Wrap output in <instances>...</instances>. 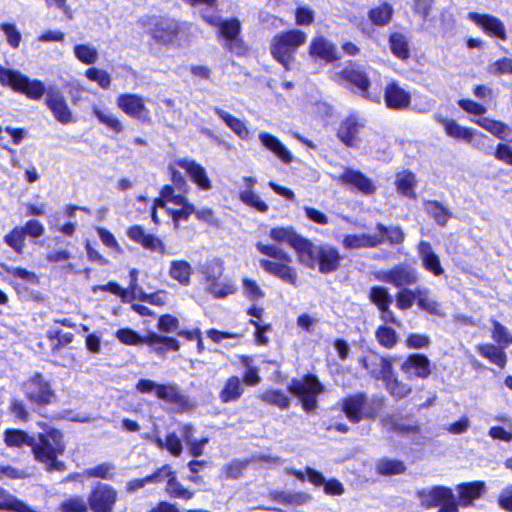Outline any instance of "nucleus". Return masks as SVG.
I'll list each match as a JSON object with an SVG mask.
<instances>
[{
  "mask_svg": "<svg viewBox=\"0 0 512 512\" xmlns=\"http://www.w3.org/2000/svg\"><path fill=\"white\" fill-rule=\"evenodd\" d=\"M306 39V34L299 29L282 31L272 37L270 53L285 69H289L295 52L306 42Z\"/></svg>",
  "mask_w": 512,
  "mask_h": 512,
  "instance_id": "9",
  "label": "nucleus"
},
{
  "mask_svg": "<svg viewBox=\"0 0 512 512\" xmlns=\"http://www.w3.org/2000/svg\"><path fill=\"white\" fill-rule=\"evenodd\" d=\"M93 114L101 124H103L107 129H109L113 133H123L124 125L117 116L113 114H106L97 107L93 109Z\"/></svg>",
  "mask_w": 512,
  "mask_h": 512,
  "instance_id": "49",
  "label": "nucleus"
},
{
  "mask_svg": "<svg viewBox=\"0 0 512 512\" xmlns=\"http://www.w3.org/2000/svg\"><path fill=\"white\" fill-rule=\"evenodd\" d=\"M375 339L379 346L391 350L399 342V335L395 329L387 325H380L374 332Z\"/></svg>",
  "mask_w": 512,
  "mask_h": 512,
  "instance_id": "42",
  "label": "nucleus"
},
{
  "mask_svg": "<svg viewBox=\"0 0 512 512\" xmlns=\"http://www.w3.org/2000/svg\"><path fill=\"white\" fill-rule=\"evenodd\" d=\"M377 473L383 476L403 474L406 466L403 461L397 459L382 458L376 466Z\"/></svg>",
  "mask_w": 512,
  "mask_h": 512,
  "instance_id": "47",
  "label": "nucleus"
},
{
  "mask_svg": "<svg viewBox=\"0 0 512 512\" xmlns=\"http://www.w3.org/2000/svg\"><path fill=\"white\" fill-rule=\"evenodd\" d=\"M374 277L378 281L390 284L398 289L413 286L419 280L417 270L405 262L395 264L387 270L377 271L374 273Z\"/></svg>",
  "mask_w": 512,
  "mask_h": 512,
  "instance_id": "15",
  "label": "nucleus"
},
{
  "mask_svg": "<svg viewBox=\"0 0 512 512\" xmlns=\"http://www.w3.org/2000/svg\"><path fill=\"white\" fill-rule=\"evenodd\" d=\"M138 22L155 44L165 47L178 43L185 30V23L170 16L147 15Z\"/></svg>",
  "mask_w": 512,
  "mask_h": 512,
  "instance_id": "3",
  "label": "nucleus"
},
{
  "mask_svg": "<svg viewBox=\"0 0 512 512\" xmlns=\"http://www.w3.org/2000/svg\"><path fill=\"white\" fill-rule=\"evenodd\" d=\"M425 211L440 225L445 226L452 217V213L438 200H428L424 202Z\"/></svg>",
  "mask_w": 512,
  "mask_h": 512,
  "instance_id": "41",
  "label": "nucleus"
},
{
  "mask_svg": "<svg viewBox=\"0 0 512 512\" xmlns=\"http://www.w3.org/2000/svg\"><path fill=\"white\" fill-rule=\"evenodd\" d=\"M419 248L423 268L432 273L434 276H440L444 274V268L441 265L440 258L432 250L431 244L427 241H422L419 245Z\"/></svg>",
  "mask_w": 512,
  "mask_h": 512,
  "instance_id": "30",
  "label": "nucleus"
},
{
  "mask_svg": "<svg viewBox=\"0 0 512 512\" xmlns=\"http://www.w3.org/2000/svg\"><path fill=\"white\" fill-rule=\"evenodd\" d=\"M492 325L491 337L497 345L508 348L512 345V335L508 329L496 319H490Z\"/></svg>",
  "mask_w": 512,
  "mask_h": 512,
  "instance_id": "50",
  "label": "nucleus"
},
{
  "mask_svg": "<svg viewBox=\"0 0 512 512\" xmlns=\"http://www.w3.org/2000/svg\"><path fill=\"white\" fill-rule=\"evenodd\" d=\"M165 492L171 499H182L185 501L191 500L195 495L194 491L185 488L178 481L175 471L167 480Z\"/></svg>",
  "mask_w": 512,
  "mask_h": 512,
  "instance_id": "40",
  "label": "nucleus"
},
{
  "mask_svg": "<svg viewBox=\"0 0 512 512\" xmlns=\"http://www.w3.org/2000/svg\"><path fill=\"white\" fill-rule=\"evenodd\" d=\"M115 465L109 462L100 463L94 467L85 470L88 478H98L103 480H113L115 476Z\"/></svg>",
  "mask_w": 512,
  "mask_h": 512,
  "instance_id": "55",
  "label": "nucleus"
},
{
  "mask_svg": "<svg viewBox=\"0 0 512 512\" xmlns=\"http://www.w3.org/2000/svg\"><path fill=\"white\" fill-rule=\"evenodd\" d=\"M116 105L125 115L142 124L151 122L150 110L143 96L136 93H121L116 98Z\"/></svg>",
  "mask_w": 512,
  "mask_h": 512,
  "instance_id": "18",
  "label": "nucleus"
},
{
  "mask_svg": "<svg viewBox=\"0 0 512 512\" xmlns=\"http://www.w3.org/2000/svg\"><path fill=\"white\" fill-rule=\"evenodd\" d=\"M259 140L266 149L274 153L283 163L289 164L292 162L293 157L291 152L275 135L268 132H261L259 134Z\"/></svg>",
  "mask_w": 512,
  "mask_h": 512,
  "instance_id": "28",
  "label": "nucleus"
},
{
  "mask_svg": "<svg viewBox=\"0 0 512 512\" xmlns=\"http://www.w3.org/2000/svg\"><path fill=\"white\" fill-rule=\"evenodd\" d=\"M359 364L370 378L376 381L386 380L394 370L393 359L389 356L381 355L378 351L373 349H368L360 356Z\"/></svg>",
  "mask_w": 512,
  "mask_h": 512,
  "instance_id": "17",
  "label": "nucleus"
},
{
  "mask_svg": "<svg viewBox=\"0 0 512 512\" xmlns=\"http://www.w3.org/2000/svg\"><path fill=\"white\" fill-rule=\"evenodd\" d=\"M85 76L88 80L95 82L102 89H109L112 83L110 74L103 69L90 67L85 71Z\"/></svg>",
  "mask_w": 512,
  "mask_h": 512,
  "instance_id": "57",
  "label": "nucleus"
},
{
  "mask_svg": "<svg viewBox=\"0 0 512 512\" xmlns=\"http://www.w3.org/2000/svg\"><path fill=\"white\" fill-rule=\"evenodd\" d=\"M437 121L443 126L447 136L467 143L474 140V131L469 127L461 126L456 120L439 117Z\"/></svg>",
  "mask_w": 512,
  "mask_h": 512,
  "instance_id": "29",
  "label": "nucleus"
},
{
  "mask_svg": "<svg viewBox=\"0 0 512 512\" xmlns=\"http://www.w3.org/2000/svg\"><path fill=\"white\" fill-rule=\"evenodd\" d=\"M3 440L9 448H22L24 446L32 449L34 436L27 431L17 428H7L3 432Z\"/></svg>",
  "mask_w": 512,
  "mask_h": 512,
  "instance_id": "34",
  "label": "nucleus"
},
{
  "mask_svg": "<svg viewBox=\"0 0 512 512\" xmlns=\"http://www.w3.org/2000/svg\"><path fill=\"white\" fill-rule=\"evenodd\" d=\"M408 378L427 379L431 375V362L424 354H411L400 366Z\"/></svg>",
  "mask_w": 512,
  "mask_h": 512,
  "instance_id": "25",
  "label": "nucleus"
},
{
  "mask_svg": "<svg viewBox=\"0 0 512 512\" xmlns=\"http://www.w3.org/2000/svg\"><path fill=\"white\" fill-rule=\"evenodd\" d=\"M375 228L378 231V234H374V236H381L383 238V243L387 241L391 245H398L404 242V232L398 225L388 228L379 222L376 224Z\"/></svg>",
  "mask_w": 512,
  "mask_h": 512,
  "instance_id": "43",
  "label": "nucleus"
},
{
  "mask_svg": "<svg viewBox=\"0 0 512 512\" xmlns=\"http://www.w3.org/2000/svg\"><path fill=\"white\" fill-rule=\"evenodd\" d=\"M192 272V267L186 260H173L170 263V277L182 286H188L190 284Z\"/></svg>",
  "mask_w": 512,
  "mask_h": 512,
  "instance_id": "38",
  "label": "nucleus"
},
{
  "mask_svg": "<svg viewBox=\"0 0 512 512\" xmlns=\"http://www.w3.org/2000/svg\"><path fill=\"white\" fill-rule=\"evenodd\" d=\"M430 291L427 288L418 289L417 305L421 310L426 311L430 315L439 316L441 311L439 303L429 297Z\"/></svg>",
  "mask_w": 512,
  "mask_h": 512,
  "instance_id": "53",
  "label": "nucleus"
},
{
  "mask_svg": "<svg viewBox=\"0 0 512 512\" xmlns=\"http://www.w3.org/2000/svg\"><path fill=\"white\" fill-rule=\"evenodd\" d=\"M244 393V387L238 376L232 375L228 377L222 389L219 392V400L223 404L238 401Z\"/></svg>",
  "mask_w": 512,
  "mask_h": 512,
  "instance_id": "32",
  "label": "nucleus"
},
{
  "mask_svg": "<svg viewBox=\"0 0 512 512\" xmlns=\"http://www.w3.org/2000/svg\"><path fill=\"white\" fill-rule=\"evenodd\" d=\"M468 19L482 29V31L491 38H497L502 41L507 40V33L504 23L498 17L492 14H481L470 12Z\"/></svg>",
  "mask_w": 512,
  "mask_h": 512,
  "instance_id": "22",
  "label": "nucleus"
},
{
  "mask_svg": "<svg viewBox=\"0 0 512 512\" xmlns=\"http://www.w3.org/2000/svg\"><path fill=\"white\" fill-rule=\"evenodd\" d=\"M369 300L377 309H387L392 303V297L386 287L372 286L368 294Z\"/></svg>",
  "mask_w": 512,
  "mask_h": 512,
  "instance_id": "48",
  "label": "nucleus"
},
{
  "mask_svg": "<svg viewBox=\"0 0 512 512\" xmlns=\"http://www.w3.org/2000/svg\"><path fill=\"white\" fill-rule=\"evenodd\" d=\"M25 238L21 226H15L4 236L3 240L15 253L21 255L25 248Z\"/></svg>",
  "mask_w": 512,
  "mask_h": 512,
  "instance_id": "52",
  "label": "nucleus"
},
{
  "mask_svg": "<svg viewBox=\"0 0 512 512\" xmlns=\"http://www.w3.org/2000/svg\"><path fill=\"white\" fill-rule=\"evenodd\" d=\"M75 57L83 64H94L98 59V52L94 47L86 44H77L74 47Z\"/></svg>",
  "mask_w": 512,
  "mask_h": 512,
  "instance_id": "61",
  "label": "nucleus"
},
{
  "mask_svg": "<svg viewBox=\"0 0 512 512\" xmlns=\"http://www.w3.org/2000/svg\"><path fill=\"white\" fill-rule=\"evenodd\" d=\"M90 512H114L118 502V491L112 485L97 482L88 493Z\"/></svg>",
  "mask_w": 512,
  "mask_h": 512,
  "instance_id": "16",
  "label": "nucleus"
},
{
  "mask_svg": "<svg viewBox=\"0 0 512 512\" xmlns=\"http://www.w3.org/2000/svg\"><path fill=\"white\" fill-rule=\"evenodd\" d=\"M287 390L298 398L305 411H311L317 406L320 381L315 375L307 374L301 379L293 378L288 384Z\"/></svg>",
  "mask_w": 512,
  "mask_h": 512,
  "instance_id": "14",
  "label": "nucleus"
},
{
  "mask_svg": "<svg viewBox=\"0 0 512 512\" xmlns=\"http://www.w3.org/2000/svg\"><path fill=\"white\" fill-rule=\"evenodd\" d=\"M388 43L391 53L400 60L410 58L409 40L405 34L401 32H393L388 37Z\"/></svg>",
  "mask_w": 512,
  "mask_h": 512,
  "instance_id": "36",
  "label": "nucleus"
},
{
  "mask_svg": "<svg viewBox=\"0 0 512 512\" xmlns=\"http://www.w3.org/2000/svg\"><path fill=\"white\" fill-rule=\"evenodd\" d=\"M485 489L484 481L480 480L458 484L456 486L458 493L457 499L454 497L457 510L459 511V507L467 508L473 506L474 502L482 497Z\"/></svg>",
  "mask_w": 512,
  "mask_h": 512,
  "instance_id": "24",
  "label": "nucleus"
},
{
  "mask_svg": "<svg viewBox=\"0 0 512 512\" xmlns=\"http://www.w3.org/2000/svg\"><path fill=\"white\" fill-rule=\"evenodd\" d=\"M506 347L501 345H494L491 343L479 344L476 347L477 352L490 363L497 365L503 369L507 363V355L505 353Z\"/></svg>",
  "mask_w": 512,
  "mask_h": 512,
  "instance_id": "35",
  "label": "nucleus"
},
{
  "mask_svg": "<svg viewBox=\"0 0 512 512\" xmlns=\"http://www.w3.org/2000/svg\"><path fill=\"white\" fill-rule=\"evenodd\" d=\"M472 121L501 141L507 140L509 133L512 132V128L501 120L480 117Z\"/></svg>",
  "mask_w": 512,
  "mask_h": 512,
  "instance_id": "33",
  "label": "nucleus"
},
{
  "mask_svg": "<svg viewBox=\"0 0 512 512\" xmlns=\"http://www.w3.org/2000/svg\"><path fill=\"white\" fill-rule=\"evenodd\" d=\"M382 408L380 398H369L364 392H356L342 399L341 411L349 422L358 424L365 419H374Z\"/></svg>",
  "mask_w": 512,
  "mask_h": 512,
  "instance_id": "7",
  "label": "nucleus"
},
{
  "mask_svg": "<svg viewBox=\"0 0 512 512\" xmlns=\"http://www.w3.org/2000/svg\"><path fill=\"white\" fill-rule=\"evenodd\" d=\"M167 291L160 289L153 293L140 292L138 299L153 306L162 307L166 304Z\"/></svg>",
  "mask_w": 512,
  "mask_h": 512,
  "instance_id": "63",
  "label": "nucleus"
},
{
  "mask_svg": "<svg viewBox=\"0 0 512 512\" xmlns=\"http://www.w3.org/2000/svg\"><path fill=\"white\" fill-rule=\"evenodd\" d=\"M117 340L127 346H138L146 344L153 348L154 352L164 355L168 351H179L180 343L173 337L149 332L144 336L139 335L131 328H121L115 332Z\"/></svg>",
  "mask_w": 512,
  "mask_h": 512,
  "instance_id": "8",
  "label": "nucleus"
},
{
  "mask_svg": "<svg viewBox=\"0 0 512 512\" xmlns=\"http://www.w3.org/2000/svg\"><path fill=\"white\" fill-rule=\"evenodd\" d=\"M46 338L49 342L51 355L60 359L53 361L55 365L69 367L75 364L76 358L73 354L61 355L62 349L74 341L73 333L64 332L61 329H50L46 332Z\"/></svg>",
  "mask_w": 512,
  "mask_h": 512,
  "instance_id": "19",
  "label": "nucleus"
},
{
  "mask_svg": "<svg viewBox=\"0 0 512 512\" xmlns=\"http://www.w3.org/2000/svg\"><path fill=\"white\" fill-rule=\"evenodd\" d=\"M383 383L388 393L396 401L406 398L412 392V388L408 384L400 381L397 376H395L394 370L386 380H383Z\"/></svg>",
  "mask_w": 512,
  "mask_h": 512,
  "instance_id": "39",
  "label": "nucleus"
},
{
  "mask_svg": "<svg viewBox=\"0 0 512 512\" xmlns=\"http://www.w3.org/2000/svg\"><path fill=\"white\" fill-rule=\"evenodd\" d=\"M415 185V175L411 171H405L395 181L397 192L413 200L417 197L415 193Z\"/></svg>",
  "mask_w": 512,
  "mask_h": 512,
  "instance_id": "45",
  "label": "nucleus"
},
{
  "mask_svg": "<svg viewBox=\"0 0 512 512\" xmlns=\"http://www.w3.org/2000/svg\"><path fill=\"white\" fill-rule=\"evenodd\" d=\"M383 243L381 236L374 234H347L343 238V245L346 249L374 248Z\"/></svg>",
  "mask_w": 512,
  "mask_h": 512,
  "instance_id": "31",
  "label": "nucleus"
},
{
  "mask_svg": "<svg viewBox=\"0 0 512 512\" xmlns=\"http://www.w3.org/2000/svg\"><path fill=\"white\" fill-rule=\"evenodd\" d=\"M418 289L400 288L395 296L397 308L403 311L410 309L414 301H417Z\"/></svg>",
  "mask_w": 512,
  "mask_h": 512,
  "instance_id": "58",
  "label": "nucleus"
},
{
  "mask_svg": "<svg viewBox=\"0 0 512 512\" xmlns=\"http://www.w3.org/2000/svg\"><path fill=\"white\" fill-rule=\"evenodd\" d=\"M331 79L336 83L345 84L350 90L359 92L361 96L373 102L380 101L378 94L372 95L369 93L371 80L368 74L356 64H350L342 70L334 72Z\"/></svg>",
  "mask_w": 512,
  "mask_h": 512,
  "instance_id": "12",
  "label": "nucleus"
},
{
  "mask_svg": "<svg viewBox=\"0 0 512 512\" xmlns=\"http://www.w3.org/2000/svg\"><path fill=\"white\" fill-rule=\"evenodd\" d=\"M262 401L267 404L286 410L290 406L289 398L279 389H270L261 395Z\"/></svg>",
  "mask_w": 512,
  "mask_h": 512,
  "instance_id": "54",
  "label": "nucleus"
},
{
  "mask_svg": "<svg viewBox=\"0 0 512 512\" xmlns=\"http://www.w3.org/2000/svg\"><path fill=\"white\" fill-rule=\"evenodd\" d=\"M0 28L6 36L7 43L13 49H17L20 46L22 36L20 32L17 30L16 26L13 23L3 22L0 25Z\"/></svg>",
  "mask_w": 512,
  "mask_h": 512,
  "instance_id": "62",
  "label": "nucleus"
},
{
  "mask_svg": "<svg viewBox=\"0 0 512 512\" xmlns=\"http://www.w3.org/2000/svg\"><path fill=\"white\" fill-rule=\"evenodd\" d=\"M8 410L16 421L26 423L31 418L27 405L21 399L12 398L10 400Z\"/></svg>",
  "mask_w": 512,
  "mask_h": 512,
  "instance_id": "59",
  "label": "nucleus"
},
{
  "mask_svg": "<svg viewBox=\"0 0 512 512\" xmlns=\"http://www.w3.org/2000/svg\"><path fill=\"white\" fill-rule=\"evenodd\" d=\"M126 233L131 241L139 244L143 249L160 255L166 253V245L162 239L152 233H147L143 226L132 225L127 228Z\"/></svg>",
  "mask_w": 512,
  "mask_h": 512,
  "instance_id": "23",
  "label": "nucleus"
},
{
  "mask_svg": "<svg viewBox=\"0 0 512 512\" xmlns=\"http://www.w3.org/2000/svg\"><path fill=\"white\" fill-rule=\"evenodd\" d=\"M364 124L357 116L349 115L340 122L337 130V137L346 147H357L360 141L358 133Z\"/></svg>",
  "mask_w": 512,
  "mask_h": 512,
  "instance_id": "27",
  "label": "nucleus"
},
{
  "mask_svg": "<svg viewBox=\"0 0 512 512\" xmlns=\"http://www.w3.org/2000/svg\"><path fill=\"white\" fill-rule=\"evenodd\" d=\"M385 105L390 110L403 111L410 107L412 96L397 80L389 81L383 93Z\"/></svg>",
  "mask_w": 512,
  "mask_h": 512,
  "instance_id": "21",
  "label": "nucleus"
},
{
  "mask_svg": "<svg viewBox=\"0 0 512 512\" xmlns=\"http://www.w3.org/2000/svg\"><path fill=\"white\" fill-rule=\"evenodd\" d=\"M336 180L339 185L362 195H372L377 190L371 178L362 171L350 167L344 168Z\"/></svg>",
  "mask_w": 512,
  "mask_h": 512,
  "instance_id": "20",
  "label": "nucleus"
},
{
  "mask_svg": "<svg viewBox=\"0 0 512 512\" xmlns=\"http://www.w3.org/2000/svg\"><path fill=\"white\" fill-rule=\"evenodd\" d=\"M239 199L243 204L258 212L266 213L269 209V206L253 190L240 191Z\"/></svg>",
  "mask_w": 512,
  "mask_h": 512,
  "instance_id": "56",
  "label": "nucleus"
},
{
  "mask_svg": "<svg viewBox=\"0 0 512 512\" xmlns=\"http://www.w3.org/2000/svg\"><path fill=\"white\" fill-rule=\"evenodd\" d=\"M25 399L36 408L47 407L57 400V394L41 372H34L21 384Z\"/></svg>",
  "mask_w": 512,
  "mask_h": 512,
  "instance_id": "11",
  "label": "nucleus"
},
{
  "mask_svg": "<svg viewBox=\"0 0 512 512\" xmlns=\"http://www.w3.org/2000/svg\"><path fill=\"white\" fill-rule=\"evenodd\" d=\"M155 444L160 449H166L172 456L179 457L183 451V445L175 432H169L165 439L156 437Z\"/></svg>",
  "mask_w": 512,
  "mask_h": 512,
  "instance_id": "46",
  "label": "nucleus"
},
{
  "mask_svg": "<svg viewBox=\"0 0 512 512\" xmlns=\"http://www.w3.org/2000/svg\"><path fill=\"white\" fill-rule=\"evenodd\" d=\"M88 499L75 495L63 500L58 507L60 512H90Z\"/></svg>",
  "mask_w": 512,
  "mask_h": 512,
  "instance_id": "51",
  "label": "nucleus"
},
{
  "mask_svg": "<svg viewBox=\"0 0 512 512\" xmlns=\"http://www.w3.org/2000/svg\"><path fill=\"white\" fill-rule=\"evenodd\" d=\"M38 432L34 436V443L32 446V454L34 459L46 465L48 472L58 471L64 472L66 465L63 461L59 460L66 452V441L62 430L49 425L46 422H37Z\"/></svg>",
  "mask_w": 512,
  "mask_h": 512,
  "instance_id": "2",
  "label": "nucleus"
},
{
  "mask_svg": "<svg viewBox=\"0 0 512 512\" xmlns=\"http://www.w3.org/2000/svg\"><path fill=\"white\" fill-rule=\"evenodd\" d=\"M200 16L206 24L217 28V39L226 51L236 54L245 51L244 40L241 37V22L238 18L221 20L218 15L208 13L207 9H203Z\"/></svg>",
  "mask_w": 512,
  "mask_h": 512,
  "instance_id": "4",
  "label": "nucleus"
},
{
  "mask_svg": "<svg viewBox=\"0 0 512 512\" xmlns=\"http://www.w3.org/2000/svg\"><path fill=\"white\" fill-rule=\"evenodd\" d=\"M393 15V8L392 6L384 2L376 7H373L368 12V17L370 21L376 25V26H385L387 25Z\"/></svg>",
  "mask_w": 512,
  "mask_h": 512,
  "instance_id": "44",
  "label": "nucleus"
},
{
  "mask_svg": "<svg viewBox=\"0 0 512 512\" xmlns=\"http://www.w3.org/2000/svg\"><path fill=\"white\" fill-rule=\"evenodd\" d=\"M213 111L238 137L248 139L249 130L242 120L219 107H214Z\"/></svg>",
  "mask_w": 512,
  "mask_h": 512,
  "instance_id": "37",
  "label": "nucleus"
},
{
  "mask_svg": "<svg viewBox=\"0 0 512 512\" xmlns=\"http://www.w3.org/2000/svg\"><path fill=\"white\" fill-rule=\"evenodd\" d=\"M490 72L495 75H512V59L502 57L490 65Z\"/></svg>",
  "mask_w": 512,
  "mask_h": 512,
  "instance_id": "64",
  "label": "nucleus"
},
{
  "mask_svg": "<svg viewBox=\"0 0 512 512\" xmlns=\"http://www.w3.org/2000/svg\"><path fill=\"white\" fill-rule=\"evenodd\" d=\"M416 497L425 509L439 507L437 512H458L453 490L448 486L435 485L430 489L418 490Z\"/></svg>",
  "mask_w": 512,
  "mask_h": 512,
  "instance_id": "13",
  "label": "nucleus"
},
{
  "mask_svg": "<svg viewBox=\"0 0 512 512\" xmlns=\"http://www.w3.org/2000/svg\"><path fill=\"white\" fill-rule=\"evenodd\" d=\"M341 256L335 249H322V273L336 271L340 266Z\"/></svg>",
  "mask_w": 512,
  "mask_h": 512,
  "instance_id": "60",
  "label": "nucleus"
},
{
  "mask_svg": "<svg viewBox=\"0 0 512 512\" xmlns=\"http://www.w3.org/2000/svg\"><path fill=\"white\" fill-rule=\"evenodd\" d=\"M0 85L9 87L33 101L41 100L46 94L44 103L57 122L66 125L74 121L73 113L63 93L52 87L46 90L44 82L40 79H30L17 70L0 65Z\"/></svg>",
  "mask_w": 512,
  "mask_h": 512,
  "instance_id": "1",
  "label": "nucleus"
},
{
  "mask_svg": "<svg viewBox=\"0 0 512 512\" xmlns=\"http://www.w3.org/2000/svg\"><path fill=\"white\" fill-rule=\"evenodd\" d=\"M177 166L184 169L190 180L203 191L212 188V181L205 168L193 159L182 158L176 161Z\"/></svg>",
  "mask_w": 512,
  "mask_h": 512,
  "instance_id": "26",
  "label": "nucleus"
},
{
  "mask_svg": "<svg viewBox=\"0 0 512 512\" xmlns=\"http://www.w3.org/2000/svg\"><path fill=\"white\" fill-rule=\"evenodd\" d=\"M256 249L263 255L274 258L278 262L268 259H261L260 266L269 274L281 279L282 281L295 284L297 280L296 270L289 265L291 257L282 249L275 245L256 243Z\"/></svg>",
  "mask_w": 512,
  "mask_h": 512,
  "instance_id": "6",
  "label": "nucleus"
},
{
  "mask_svg": "<svg viewBox=\"0 0 512 512\" xmlns=\"http://www.w3.org/2000/svg\"><path fill=\"white\" fill-rule=\"evenodd\" d=\"M136 390L143 394L154 391L155 396L170 405H174L177 412H187L193 409L194 405L189 398L182 394L177 385L160 384L150 379H140L136 384Z\"/></svg>",
  "mask_w": 512,
  "mask_h": 512,
  "instance_id": "10",
  "label": "nucleus"
},
{
  "mask_svg": "<svg viewBox=\"0 0 512 512\" xmlns=\"http://www.w3.org/2000/svg\"><path fill=\"white\" fill-rule=\"evenodd\" d=\"M269 236L277 243H287L292 247L301 264L309 268L316 265L319 257L314 244L308 238L299 235L292 226L273 227L270 229Z\"/></svg>",
  "mask_w": 512,
  "mask_h": 512,
  "instance_id": "5",
  "label": "nucleus"
}]
</instances>
